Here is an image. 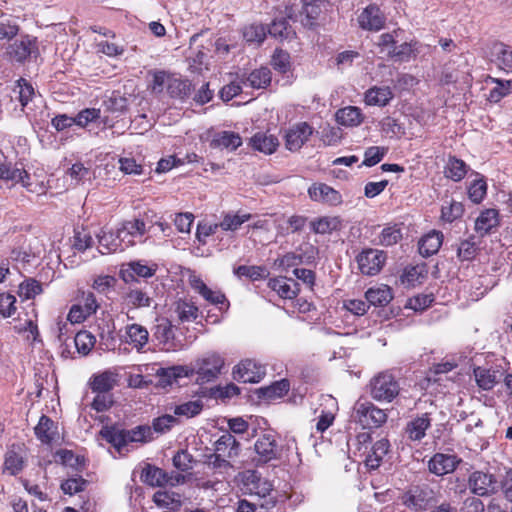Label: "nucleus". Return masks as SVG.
Segmentation results:
<instances>
[{
  "mask_svg": "<svg viewBox=\"0 0 512 512\" xmlns=\"http://www.w3.org/2000/svg\"><path fill=\"white\" fill-rule=\"evenodd\" d=\"M224 366V359L217 353H208L190 364L191 377L198 384L214 381Z\"/></svg>",
  "mask_w": 512,
  "mask_h": 512,
  "instance_id": "1",
  "label": "nucleus"
},
{
  "mask_svg": "<svg viewBox=\"0 0 512 512\" xmlns=\"http://www.w3.org/2000/svg\"><path fill=\"white\" fill-rule=\"evenodd\" d=\"M400 392L399 382L389 371H383L370 380V395L379 402H391Z\"/></svg>",
  "mask_w": 512,
  "mask_h": 512,
  "instance_id": "2",
  "label": "nucleus"
},
{
  "mask_svg": "<svg viewBox=\"0 0 512 512\" xmlns=\"http://www.w3.org/2000/svg\"><path fill=\"white\" fill-rule=\"evenodd\" d=\"M0 179L11 181L13 185L20 184L27 191L32 193H41L44 186L34 182L31 176L23 168L13 167L11 164H0Z\"/></svg>",
  "mask_w": 512,
  "mask_h": 512,
  "instance_id": "3",
  "label": "nucleus"
},
{
  "mask_svg": "<svg viewBox=\"0 0 512 512\" xmlns=\"http://www.w3.org/2000/svg\"><path fill=\"white\" fill-rule=\"evenodd\" d=\"M354 418L363 427H380L387 421V414L385 410L371 402H357L354 407Z\"/></svg>",
  "mask_w": 512,
  "mask_h": 512,
  "instance_id": "4",
  "label": "nucleus"
},
{
  "mask_svg": "<svg viewBox=\"0 0 512 512\" xmlns=\"http://www.w3.org/2000/svg\"><path fill=\"white\" fill-rule=\"evenodd\" d=\"M402 502L414 511L426 510L434 502V492L427 485L413 486L403 494Z\"/></svg>",
  "mask_w": 512,
  "mask_h": 512,
  "instance_id": "5",
  "label": "nucleus"
},
{
  "mask_svg": "<svg viewBox=\"0 0 512 512\" xmlns=\"http://www.w3.org/2000/svg\"><path fill=\"white\" fill-rule=\"evenodd\" d=\"M254 450L256 456L253 460L257 464H266L281 457V448L272 434L260 436L254 444Z\"/></svg>",
  "mask_w": 512,
  "mask_h": 512,
  "instance_id": "6",
  "label": "nucleus"
},
{
  "mask_svg": "<svg viewBox=\"0 0 512 512\" xmlns=\"http://www.w3.org/2000/svg\"><path fill=\"white\" fill-rule=\"evenodd\" d=\"M265 374V367L252 359L242 360L232 371L233 378L243 383H258Z\"/></svg>",
  "mask_w": 512,
  "mask_h": 512,
  "instance_id": "7",
  "label": "nucleus"
},
{
  "mask_svg": "<svg viewBox=\"0 0 512 512\" xmlns=\"http://www.w3.org/2000/svg\"><path fill=\"white\" fill-rule=\"evenodd\" d=\"M470 491L478 496H489L497 492L498 485L495 476L488 472L474 471L468 478Z\"/></svg>",
  "mask_w": 512,
  "mask_h": 512,
  "instance_id": "8",
  "label": "nucleus"
},
{
  "mask_svg": "<svg viewBox=\"0 0 512 512\" xmlns=\"http://www.w3.org/2000/svg\"><path fill=\"white\" fill-rule=\"evenodd\" d=\"M157 264L147 265L143 261H130L121 265L119 276L125 283L137 282L138 278H150L157 271Z\"/></svg>",
  "mask_w": 512,
  "mask_h": 512,
  "instance_id": "9",
  "label": "nucleus"
},
{
  "mask_svg": "<svg viewBox=\"0 0 512 512\" xmlns=\"http://www.w3.org/2000/svg\"><path fill=\"white\" fill-rule=\"evenodd\" d=\"M386 261V254L377 249H367L357 256V263L362 274L373 276L380 272Z\"/></svg>",
  "mask_w": 512,
  "mask_h": 512,
  "instance_id": "10",
  "label": "nucleus"
},
{
  "mask_svg": "<svg viewBox=\"0 0 512 512\" xmlns=\"http://www.w3.org/2000/svg\"><path fill=\"white\" fill-rule=\"evenodd\" d=\"M313 133L312 127L301 122L289 128L285 134V146L290 151H298Z\"/></svg>",
  "mask_w": 512,
  "mask_h": 512,
  "instance_id": "11",
  "label": "nucleus"
},
{
  "mask_svg": "<svg viewBox=\"0 0 512 512\" xmlns=\"http://www.w3.org/2000/svg\"><path fill=\"white\" fill-rule=\"evenodd\" d=\"M461 460L453 454L436 453L428 463L429 471L435 475L443 476L452 473Z\"/></svg>",
  "mask_w": 512,
  "mask_h": 512,
  "instance_id": "12",
  "label": "nucleus"
},
{
  "mask_svg": "<svg viewBox=\"0 0 512 512\" xmlns=\"http://www.w3.org/2000/svg\"><path fill=\"white\" fill-rule=\"evenodd\" d=\"M309 197L313 201L328 205H338L342 202L341 194L325 183H315L308 189Z\"/></svg>",
  "mask_w": 512,
  "mask_h": 512,
  "instance_id": "13",
  "label": "nucleus"
},
{
  "mask_svg": "<svg viewBox=\"0 0 512 512\" xmlns=\"http://www.w3.org/2000/svg\"><path fill=\"white\" fill-rule=\"evenodd\" d=\"M361 28L378 31L383 28L385 17L376 5L366 7L358 17Z\"/></svg>",
  "mask_w": 512,
  "mask_h": 512,
  "instance_id": "14",
  "label": "nucleus"
},
{
  "mask_svg": "<svg viewBox=\"0 0 512 512\" xmlns=\"http://www.w3.org/2000/svg\"><path fill=\"white\" fill-rule=\"evenodd\" d=\"M500 223L499 212L496 209L489 208L483 210L475 220L474 229L480 236L491 233Z\"/></svg>",
  "mask_w": 512,
  "mask_h": 512,
  "instance_id": "15",
  "label": "nucleus"
},
{
  "mask_svg": "<svg viewBox=\"0 0 512 512\" xmlns=\"http://www.w3.org/2000/svg\"><path fill=\"white\" fill-rule=\"evenodd\" d=\"M431 426V418L428 413H423L410 420L405 427V433L412 441H420L425 435L427 429Z\"/></svg>",
  "mask_w": 512,
  "mask_h": 512,
  "instance_id": "16",
  "label": "nucleus"
},
{
  "mask_svg": "<svg viewBox=\"0 0 512 512\" xmlns=\"http://www.w3.org/2000/svg\"><path fill=\"white\" fill-rule=\"evenodd\" d=\"M242 145V138L233 131H220L213 135L210 146L215 149L234 151Z\"/></svg>",
  "mask_w": 512,
  "mask_h": 512,
  "instance_id": "17",
  "label": "nucleus"
},
{
  "mask_svg": "<svg viewBox=\"0 0 512 512\" xmlns=\"http://www.w3.org/2000/svg\"><path fill=\"white\" fill-rule=\"evenodd\" d=\"M269 287L284 299H293L299 293V284L292 278L278 277L270 279Z\"/></svg>",
  "mask_w": 512,
  "mask_h": 512,
  "instance_id": "18",
  "label": "nucleus"
},
{
  "mask_svg": "<svg viewBox=\"0 0 512 512\" xmlns=\"http://www.w3.org/2000/svg\"><path fill=\"white\" fill-rule=\"evenodd\" d=\"M390 448V443L387 439L383 438L378 441H376L370 448V450H366V457H365V465L369 469H377L385 457V455L388 453Z\"/></svg>",
  "mask_w": 512,
  "mask_h": 512,
  "instance_id": "19",
  "label": "nucleus"
},
{
  "mask_svg": "<svg viewBox=\"0 0 512 512\" xmlns=\"http://www.w3.org/2000/svg\"><path fill=\"white\" fill-rule=\"evenodd\" d=\"M250 145L254 150L270 155L277 150L279 141L275 135L258 132L250 138Z\"/></svg>",
  "mask_w": 512,
  "mask_h": 512,
  "instance_id": "20",
  "label": "nucleus"
},
{
  "mask_svg": "<svg viewBox=\"0 0 512 512\" xmlns=\"http://www.w3.org/2000/svg\"><path fill=\"white\" fill-rule=\"evenodd\" d=\"M239 452L240 444L230 433H224L215 442V453L220 456L227 457L228 459H234L239 455Z\"/></svg>",
  "mask_w": 512,
  "mask_h": 512,
  "instance_id": "21",
  "label": "nucleus"
},
{
  "mask_svg": "<svg viewBox=\"0 0 512 512\" xmlns=\"http://www.w3.org/2000/svg\"><path fill=\"white\" fill-rule=\"evenodd\" d=\"M367 302L373 306L384 307L393 299L392 289L385 284L369 288L365 293Z\"/></svg>",
  "mask_w": 512,
  "mask_h": 512,
  "instance_id": "22",
  "label": "nucleus"
},
{
  "mask_svg": "<svg viewBox=\"0 0 512 512\" xmlns=\"http://www.w3.org/2000/svg\"><path fill=\"white\" fill-rule=\"evenodd\" d=\"M126 342L132 345L137 351H142L149 340L147 329L139 324H130L126 326Z\"/></svg>",
  "mask_w": 512,
  "mask_h": 512,
  "instance_id": "23",
  "label": "nucleus"
},
{
  "mask_svg": "<svg viewBox=\"0 0 512 512\" xmlns=\"http://www.w3.org/2000/svg\"><path fill=\"white\" fill-rule=\"evenodd\" d=\"M326 5V0H302L301 14L305 16L301 20L302 24L307 27L313 26L314 21L320 16Z\"/></svg>",
  "mask_w": 512,
  "mask_h": 512,
  "instance_id": "24",
  "label": "nucleus"
},
{
  "mask_svg": "<svg viewBox=\"0 0 512 512\" xmlns=\"http://www.w3.org/2000/svg\"><path fill=\"white\" fill-rule=\"evenodd\" d=\"M335 117L337 123L345 127L359 126L364 120L361 109L356 106H346L339 109Z\"/></svg>",
  "mask_w": 512,
  "mask_h": 512,
  "instance_id": "25",
  "label": "nucleus"
},
{
  "mask_svg": "<svg viewBox=\"0 0 512 512\" xmlns=\"http://www.w3.org/2000/svg\"><path fill=\"white\" fill-rule=\"evenodd\" d=\"M443 242V234L439 231H431L419 241V253L423 257H429L437 253Z\"/></svg>",
  "mask_w": 512,
  "mask_h": 512,
  "instance_id": "26",
  "label": "nucleus"
},
{
  "mask_svg": "<svg viewBox=\"0 0 512 512\" xmlns=\"http://www.w3.org/2000/svg\"><path fill=\"white\" fill-rule=\"evenodd\" d=\"M98 249L101 254H110L125 250V245L119 242L115 231L102 230L98 235Z\"/></svg>",
  "mask_w": 512,
  "mask_h": 512,
  "instance_id": "27",
  "label": "nucleus"
},
{
  "mask_svg": "<svg viewBox=\"0 0 512 512\" xmlns=\"http://www.w3.org/2000/svg\"><path fill=\"white\" fill-rule=\"evenodd\" d=\"M468 170V165L455 156H449L444 166L445 177L454 182L461 181L466 176Z\"/></svg>",
  "mask_w": 512,
  "mask_h": 512,
  "instance_id": "28",
  "label": "nucleus"
},
{
  "mask_svg": "<svg viewBox=\"0 0 512 512\" xmlns=\"http://www.w3.org/2000/svg\"><path fill=\"white\" fill-rule=\"evenodd\" d=\"M271 83V71L267 67H260L248 74L243 81L245 86L255 89H265Z\"/></svg>",
  "mask_w": 512,
  "mask_h": 512,
  "instance_id": "29",
  "label": "nucleus"
},
{
  "mask_svg": "<svg viewBox=\"0 0 512 512\" xmlns=\"http://www.w3.org/2000/svg\"><path fill=\"white\" fill-rule=\"evenodd\" d=\"M393 98L392 90L385 87H372L365 93V102L370 106H385Z\"/></svg>",
  "mask_w": 512,
  "mask_h": 512,
  "instance_id": "30",
  "label": "nucleus"
},
{
  "mask_svg": "<svg viewBox=\"0 0 512 512\" xmlns=\"http://www.w3.org/2000/svg\"><path fill=\"white\" fill-rule=\"evenodd\" d=\"M117 383V374L112 371H104L91 378V389L93 392L106 393L113 389Z\"/></svg>",
  "mask_w": 512,
  "mask_h": 512,
  "instance_id": "31",
  "label": "nucleus"
},
{
  "mask_svg": "<svg viewBox=\"0 0 512 512\" xmlns=\"http://www.w3.org/2000/svg\"><path fill=\"white\" fill-rule=\"evenodd\" d=\"M123 299L124 303L133 309L146 308L152 303V298L139 288H129L125 292Z\"/></svg>",
  "mask_w": 512,
  "mask_h": 512,
  "instance_id": "32",
  "label": "nucleus"
},
{
  "mask_svg": "<svg viewBox=\"0 0 512 512\" xmlns=\"http://www.w3.org/2000/svg\"><path fill=\"white\" fill-rule=\"evenodd\" d=\"M491 55L498 67L506 72L512 71V50L503 43H495Z\"/></svg>",
  "mask_w": 512,
  "mask_h": 512,
  "instance_id": "33",
  "label": "nucleus"
},
{
  "mask_svg": "<svg viewBox=\"0 0 512 512\" xmlns=\"http://www.w3.org/2000/svg\"><path fill=\"white\" fill-rule=\"evenodd\" d=\"M100 435L111 443L119 452L126 447L128 443L127 431L116 427L105 426L101 429Z\"/></svg>",
  "mask_w": 512,
  "mask_h": 512,
  "instance_id": "34",
  "label": "nucleus"
},
{
  "mask_svg": "<svg viewBox=\"0 0 512 512\" xmlns=\"http://www.w3.org/2000/svg\"><path fill=\"white\" fill-rule=\"evenodd\" d=\"M290 388L288 380L276 381L270 386L261 387L258 391V396L265 400H275L282 398Z\"/></svg>",
  "mask_w": 512,
  "mask_h": 512,
  "instance_id": "35",
  "label": "nucleus"
},
{
  "mask_svg": "<svg viewBox=\"0 0 512 512\" xmlns=\"http://www.w3.org/2000/svg\"><path fill=\"white\" fill-rule=\"evenodd\" d=\"M141 480L150 486L161 487L167 483L168 477L162 469L152 465H147L142 470Z\"/></svg>",
  "mask_w": 512,
  "mask_h": 512,
  "instance_id": "36",
  "label": "nucleus"
},
{
  "mask_svg": "<svg viewBox=\"0 0 512 512\" xmlns=\"http://www.w3.org/2000/svg\"><path fill=\"white\" fill-rule=\"evenodd\" d=\"M426 275L427 270L424 265L410 266L404 270L401 276V281L407 286L414 287L417 284H421L426 278Z\"/></svg>",
  "mask_w": 512,
  "mask_h": 512,
  "instance_id": "37",
  "label": "nucleus"
},
{
  "mask_svg": "<svg viewBox=\"0 0 512 512\" xmlns=\"http://www.w3.org/2000/svg\"><path fill=\"white\" fill-rule=\"evenodd\" d=\"M477 385L483 390H491L497 383V371L477 367L474 369Z\"/></svg>",
  "mask_w": 512,
  "mask_h": 512,
  "instance_id": "38",
  "label": "nucleus"
},
{
  "mask_svg": "<svg viewBox=\"0 0 512 512\" xmlns=\"http://www.w3.org/2000/svg\"><path fill=\"white\" fill-rule=\"evenodd\" d=\"M191 83L171 74L167 92L171 97L184 98L189 95Z\"/></svg>",
  "mask_w": 512,
  "mask_h": 512,
  "instance_id": "39",
  "label": "nucleus"
},
{
  "mask_svg": "<svg viewBox=\"0 0 512 512\" xmlns=\"http://www.w3.org/2000/svg\"><path fill=\"white\" fill-rule=\"evenodd\" d=\"M74 343L78 353L86 356L95 346L96 338L91 332L82 330L75 335Z\"/></svg>",
  "mask_w": 512,
  "mask_h": 512,
  "instance_id": "40",
  "label": "nucleus"
},
{
  "mask_svg": "<svg viewBox=\"0 0 512 512\" xmlns=\"http://www.w3.org/2000/svg\"><path fill=\"white\" fill-rule=\"evenodd\" d=\"M175 312L177 313V316L181 322H192L197 319L199 309L192 302L179 300L176 303Z\"/></svg>",
  "mask_w": 512,
  "mask_h": 512,
  "instance_id": "41",
  "label": "nucleus"
},
{
  "mask_svg": "<svg viewBox=\"0 0 512 512\" xmlns=\"http://www.w3.org/2000/svg\"><path fill=\"white\" fill-rule=\"evenodd\" d=\"M53 426L54 423L49 417L45 415L40 417L39 422L35 427V434L42 443L48 444L53 440Z\"/></svg>",
  "mask_w": 512,
  "mask_h": 512,
  "instance_id": "42",
  "label": "nucleus"
},
{
  "mask_svg": "<svg viewBox=\"0 0 512 512\" xmlns=\"http://www.w3.org/2000/svg\"><path fill=\"white\" fill-rule=\"evenodd\" d=\"M268 33L274 38L290 39L295 32L285 18L275 19L268 29Z\"/></svg>",
  "mask_w": 512,
  "mask_h": 512,
  "instance_id": "43",
  "label": "nucleus"
},
{
  "mask_svg": "<svg viewBox=\"0 0 512 512\" xmlns=\"http://www.w3.org/2000/svg\"><path fill=\"white\" fill-rule=\"evenodd\" d=\"M267 35L266 27L262 24H251L243 30V38L251 44H261Z\"/></svg>",
  "mask_w": 512,
  "mask_h": 512,
  "instance_id": "44",
  "label": "nucleus"
},
{
  "mask_svg": "<svg viewBox=\"0 0 512 512\" xmlns=\"http://www.w3.org/2000/svg\"><path fill=\"white\" fill-rule=\"evenodd\" d=\"M251 214H226L219 223L224 231H236L243 223L251 219Z\"/></svg>",
  "mask_w": 512,
  "mask_h": 512,
  "instance_id": "45",
  "label": "nucleus"
},
{
  "mask_svg": "<svg viewBox=\"0 0 512 512\" xmlns=\"http://www.w3.org/2000/svg\"><path fill=\"white\" fill-rule=\"evenodd\" d=\"M154 336L160 343L168 344L170 340L174 338V330L171 322L166 318L158 320Z\"/></svg>",
  "mask_w": 512,
  "mask_h": 512,
  "instance_id": "46",
  "label": "nucleus"
},
{
  "mask_svg": "<svg viewBox=\"0 0 512 512\" xmlns=\"http://www.w3.org/2000/svg\"><path fill=\"white\" fill-rule=\"evenodd\" d=\"M487 194V184L483 178L474 180L468 187L469 199L478 204L480 203Z\"/></svg>",
  "mask_w": 512,
  "mask_h": 512,
  "instance_id": "47",
  "label": "nucleus"
},
{
  "mask_svg": "<svg viewBox=\"0 0 512 512\" xmlns=\"http://www.w3.org/2000/svg\"><path fill=\"white\" fill-rule=\"evenodd\" d=\"M493 82L496 83V86L490 90L488 100L490 102L497 103L510 93L512 88V81L493 79Z\"/></svg>",
  "mask_w": 512,
  "mask_h": 512,
  "instance_id": "48",
  "label": "nucleus"
},
{
  "mask_svg": "<svg viewBox=\"0 0 512 512\" xmlns=\"http://www.w3.org/2000/svg\"><path fill=\"white\" fill-rule=\"evenodd\" d=\"M31 45L32 42L30 40H21L16 41L10 46V55L18 62L24 61L31 54Z\"/></svg>",
  "mask_w": 512,
  "mask_h": 512,
  "instance_id": "49",
  "label": "nucleus"
},
{
  "mask_svg": "<svg viewBox=\"0 0 512 512\" xmlns=\"http://www.w3.org/2000/svg\"><path fill=\"white\" fill-rule=\"evenodd\" d=\"M387 153V148L371 146L365 150L362 165L372 167L382 161Z\"/></svg>",
  "mask_w": 512,
  "mask_h": 512,
  "instance_id": "50",
  "label": "nucleus"
},
{
  "mask_svg": "<svg viewBox=\"0 0 512 512\" xmlns=\"http://www.w3.org/2000/svg\"><path fill=\"white\" fill-rule=\"evenodd\" d=\"M203 409V403L201 400L189 401L180 405H177L174 409L175 415L194 417L198 415Z\"/></svg>",
  "mask_w": 512,
  "mask_h": 512,
  "instance_id": "51",
  "label": "nucleus"
},
{
  "mask_svg": "<svg viewBox=\"0 0 512 512\" xmlns=\"http://www.w3.org/2000/svg\"><path fill=\"white\" fill-rule=\"evenodd\" d=\"M464 212L462 203L451 201L448 205H443L441 210V218L446 222H453L460 218Z\"/></svg>",
  "mask_w": 512,
  "mask_h": 512,
  "instance_id": "52",
  "label": "nucleus"
},
{
  "mask_svg": "<svg viewBox=\"0 0 512 512\" xmlns=\"http://www.w3.org/2000/svg\"><path fill=\"white\" fill-rule=\"evenodd\" d=\"M402 238V233L396 226L386 227L379 235L378 243L382 246H392Z\"/></svg>",
  "mask_w": 512,
  "mask_h": 512,
  "instance_id": "53",
  "label": "nucleus"
},
{
  "mask_svg": "<svg viewBox=\"0 0 512 512\" xmlns=\"http://www.w3.org/2000/svg\"><path fill=\"white\" fill-rule=\"evenodd\" d=\"M67 174L71 177L75 184H79L80 182L91 179V168L85 166L81 162H77L72 165Z\"/></svg>",
  "mask_w": 512,
  "mask_h": 512,
  "instance_id": "54",
  "label": "nucleus"
},
{
  "mask_svg": "<svg viewBox=\"0 0 512 512\" xmlns=\"http://www.w3.org/2000/svg\"><path fill=\"white\" fill-rule=\"evenodd\" d=\"M478 251L476 243L472 239L461 241L458 249L457 256L461 261H470L474 259Z\"/></svg>",
  "mask_w": 512,
  "mask_h": 512,
  "instance_id": "55",
  "label": "nucleus"
},
{
  "mask_svg": "<svg viewBox=\"0 0 512 512\" xmlns=\"http://www.w3.org/2000/svg\"><path fill=\"white\" fill-rule=\"evenodd\" d=\"M416 42H404L400 45H395L394 49L391 50L392 54L390 58H394L399 61L408 60L416 51Z\"/></svg>",
  "mask_w": 512,
  "mask_h": 512,
  "instance_id": "56",
  "label": "nucleus"
},
{
  "mask_svg": "<svg viewBox=\"0 0 512 512\" xmlns=\"http://www.w3.org/2000/svg\"><path fill=\"white\" fill-rule=\"evenodd\" d=\"M4 466L11 475H16L23 468V458L15 451L9 450L5 455Z\"/></svg>",
  "mask_w": 512,
  "mask_h": 512,
  "instance_id": "57",
  "label": "nucleus"
},
{
  "mask_svg": "<svg viewBox=\"0 0 512 512\" xmlns=\"http://www.w3.org/2000/svg\"><path fill=\"white\" fill-rule=\"evenodd\" d=\"M123 226L126 228L128 233H130L131 237L135 240L136 243L142 241V237L146 232V226L143 220L133 219L126 221L123 223Z\"/></svg>",
  "mask_w": 512,
  "mask_h": 512,
  "instance_id": "58",
  "label": "nucleus"
},
{
  "mask_svg": "<svg viewBox=\"0 0 512 512\" xmlns=\"http://www.w3.org/2000/svg\"><path fill=\"white\" fill-rule=\"evenodd\" d=\"M338 224L339 221L337 218L324 217L312 222L311 225L315 233L326 234L332 232L333 230H336Z\"/></svg>",
  "mask_w": 512,
  "mask_h": 512,
  "instance_id": "59",
  "label": "nucleus"
},
{
  "mask_svg": "<svg viewBox=\"0 0 512 512\" xmlns=\"http://www.w3.org/2000/svg\"><path fill=\"white\" fill-rule=\"evenodd\" d=\"M265 272H266V270L263 267L246 266V265L238 266L234 270V273L238 277H248L252 280H259V279L265 277Z\"/></svg>",
  "mask_w": 512,
  "mask_h": 512,
  "instance_id": "60",
  "label": "nucleus"
},
{
  "mask_svg": "<svg viewBox=\"0 0 512 512\" xmlns=\"http://www.w3.org/2000/svg\"><path fill=\"white\" fill-rule=\"evenodd\" d=\"M170 73H167L165 71H156L153 73V80L150 85L151 90L153 93L160 94L165 89L167 90L169 80H170Z\"/></svg>",
  "mask_w": 512,
  "mask_h": 512,
  "instance_id": "61",
  "label": "nucleus"
},
{
  "mask_svg": "<svg viewBox=\"0 0 512 512\" xmlns=\"http://www.w3.org/2000/svg\"><path fill=\"white\" fill-rule=\"evenodd\" d=\"M107 111L112 113H122L127 108V99L120 94L113 93L107 100L104 101Z\"/></svg>",
  "mask_w": 512,
  "mask_h": 512,
  "instance_id": "62",
  "label": "nucleus"
},
{
  "mask_svg": "<svg viewBox=\"0 0 512 512\" xmlns=\"http://www.w3.org/2000/svg\"><path fill=\"white\" fill-rule=\"evenodd\" d=\"M18 98L22 108H24L34 95V88L25 79L21 78L17 81Z\"/></svg>",
  "mask_w": 512,
  "mask_h": 512,
  "instance_id": "63",
  "label": "nucleus"
},
{
  "mask_svg": "<svg viewBox=\"0 0 512 512\" xmlns=\"http://www.w3.org/2000/svg\"><path fill=\"white\" fill-rule=\"evenodd\" d=\"M116 285V278L111 275H99L92 284L94 290L99 293H107Z\"/></svg>",
  "mask_w": 512,
  "mask_h": 512,
  "instance_id": "64",
  "label": "nucleus"
}]
</instances>
